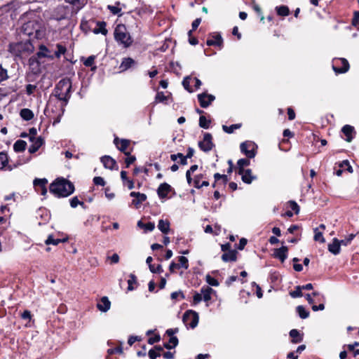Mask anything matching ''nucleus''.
Instances as JSON below:
<instances>
[{
	"instance_id": "1",
	"label": "nucleus",
	"mask_w": 359,
	"mask_h": 359,
	"mask_svg": "<svg viewBox=\"0 0 359 359\" xmlns=\"http://www.w3.org/2000/svg\"><path fill=\"white\" fill-rule=\"evenodd\" d=\"M72 81L69 78L62 79L55 86L50 97H55L54 100L60 102V107L57 108V117L54 120L53 125L60 122L61 117L65 113V108L69 102L72 95Z\"/></svg>"
},
{
	"instance_id": "2",
	"label": "nucleus",
	"mask_w": 359,
	"mask_h": 359,
	"mask_svg": "<svg viewBox=\"0 0 359 359\" xmlns=\"http://www.w3.org/2000/svg\"><path fill=\"white\" fill-rule=\"evenodd\" d=\"M75 191L74 184L62 177L56 178L49 186V191L57 198H65Z\"/></svg>"
},
{
	"instance_id": "3",
	"label": "nucleus",
	"mask_w": 359,
	"mask_h": 359,
	"mask_svg": "<svg viewBox=\"0 0 359 359\" xmlns=\"http://www.w3.org/2000/svg\"><path fill=\"white\" fill-rule=\"evenodd\" d=\"M114 39L123 46V48H128L132 46L133 39L130 34L127 32L125 25L118 24L114 29Z\"/></svg>"
},
{
	"instance_id": "4",
	"label": "nucleus",
	"mask_w": 359,
	"mask_h": 359,
	"mask_svg": "<svg viewBox=\"0 0 359 359\" xmlns=\"http://www.w3.org/2000/svg\"><path fill=\"white\" fill-rule=\"evenodd\" d=\"M31 48L32 45L29 41L11 43L8 46V51L15 56H21L22 53L29 51Z\"/></svg>"
},
{
	"instance_id": "5",
	"label": "nucleus",
	"mask_w": 359,
	"mask_h": 359,
	"mask_svg": "<svg viewBox=\"0 0 359 359\" xmlns=\"http://www.w3.org/2000/svg\"><path fill=\"white\" fill-rule=\"evenodd\" d=\"M199 316L197 312L193 310H187L183 315L182 321L186 326L195 328L198 323Z\"/></svg>"
},
{
	"instance_id": "6",
	"label": "nucleus",
	"mask_w": 359,
	"mask_h": 359,
	"mask_svg": "<svg viewBox=\"0 0 359 359\" xmlns=\"http://www.w3.org/2000/svg\"><path fill=\"white\" fill-rule=\"evenodd\" d=\"M240 149L247 158H253L257 154V145L252 141H245L241 144Z\"/></svg>"
},
{
	"instance_id": "7",
	"label": "nucleus",
	"mask_w": 359,
	"mask_h": 359,
	"mask_svg": "<svg viewBox=\"0 0 359 359\" xmlns=\"http://www.w3.org/2000/svg\"><path fill=\"white\" fill-rule=\"evenodd\" d=\"M350 68L348 60L345 58H334L332 60V69L336 74H344Z\"/></svg>"
},
{
	"instance_id": "8",
	"label": "nucleus",
	"mask_w": 359,
	"mask_h": 359,
	"mask_svg": "<svg viewBox=\"0 0 359 359\" xmlns=\"http://www.w3.org/2000/svg\"><path fill=\"white\" fill-rule=\"evenodd\" d=\"M60 107L58 101L54 100L53 98L50 97L46 107L44 109V114L50 117L53 121L57 117V108Z\"/></svg>"
},
{
	"instance_id": "9",
	"label": "nucleus",
	"mask_w": 359,
	"mask_h": 359,
	"mask_svg": "<svg viewBox=\"0 0 359 359\" xmlns=\"http://www.w3.org/2000/svg\"><path fill=\"white\" fill-rule=\"evenodd\" d=\"M198 147L204 152H208L215 147L212 142V136L209 133H205L203 135V141L198 142Z\"/></svg>"
},
{
	"instance_id": "10",
	"label": "nucleus",
	"mask_w": 359,
	"mask_h": 359,
	"mask_svg": "<svg viewBox=\"0 0 359 359\" xmlns=\"http://www.w3.org/2000/svg\"><path fill=\"white\" fill-rule=\"evenodd\" d=\"M116 149L121 152L124 154L126 156H128L130 151H127V149L130 146V140L128 139H121L118 137H115L113 141Z\"/></svg>"
},
{
	"instance_id": "11",
	"label": "nucleus",
	"mask_w": 359,
	"mask_h": 359,
	"mask_svg": "<svg viewBox=\"0 0 359 359\" xmlns=\"http://www.w3.org/2000/svg\"><path fill=\"white\" fill-rule=\"evenodd\" d=\"M47 184L48 180L46 178H36L33 182L35 191L42 196H45L47 194Z\"/></svg>"
},
{
	"instance_id": "12",
	"label": "nucleus",
	"mask_w": 359,
	"mask_h": 359,
	"mask_svg": "<svg viewBox=\"0 0 359 359\" xmlns=\"http://www.w3.org/2000/svg\"><path fill=\"white\" fill-rule=\"evenodd\" d=\"M198 102L202 108L208 107L215 100V97L207 93H202L197 95Z\"/></svg>"
},
{
	"instance_id": "13",
	"label": "nucleus",
	"mask_w": 359,
	"mask_h": 359,
	"mask_svg": "<svg viewBox=\"0 0 359 359\" xmlns=\"http://www.w3.org/2000/svg\"><path fill=\"white\" fill-rule=\"evenodd\" d=\"M170 192L175 194V189L166 182L161 183L157 189V194L161 199L167 198Z\"/></svg>"
},
{
	"instance_id": "14",
	"label": "nucleus",
	"mask_w": 359,
	"mask_h": 359,
	"mask_svg": "<svg viewBox=\"0 0 359 359\" xmlns=\"http://www.w3.org/2000/svg\"><path fill=\"white\" fill-rule=\"evenodd\" d=\"M206 44L208 46H223V39L219 33L210 34L209 37L206 41Z\"/></svg>"
},
{
	"instance_id": "15",
	"label": "nucleus",
	"mask_w": 359,
	"mask_h": 359,
	"mask_svg": "<svg viewBox=\"0 0 359 359\" xmlns=\"http://www.w3.org/2000/svg\"><path fill=\"white\" fill-rule=\"evenodd\" d=\"M209 186V182L207 180L205 173L196 175L194 177V187L196 189H201L203 187Z\"/></svg>"
},
{
	"instance_id": "16",
	"label": "nucleus",
	"mask_w": 359,
	"mask_h": 359,
	"mask_svg": "<svg viewBox=\"0 0 359 359\" xmlns=\"http://www.w3.org/2000/svg\"><path fill=\"white\" fill-rule=\"evenodd\" d=\"M100 161L102 163L104 167L109 170H118V167L115 159L110 156H103L100 158Z\"/></svg>"
},
{
	"instance_id": "17",
	"label": "nucleus",
	"mask_w": 359,
	"mask_h": 359,
	"mask_svg": "<svg viewBox=\"0 0 359 359\" xmlns=\"http://www.w3.org/2000/svg\"><path fill=\"white\" fill-rule=\"evenodd\" d=\"M341 133L345 136V140L351 142L355 136L356 132L353 126L351 125H345L341 128Z\"/></svg>"
},
{
	"instance_id": "18",
	"label": "nucleus",
	"mask_w": 359,
	"mask_h": 359,
	"mask_svg": "<svg viewBox=\"0 0 359 359\" xmlns=\"http://www.w3.org/2000/svg\"><path fill=\"white\" fill-rule=\"evenodd\" d=\"M131 197L135 198L132 201V203L138 208L143 202L147 200V195L140 192L132 191L130 194Z\"/></svg>"
},
{
	"instance_id": "19",
	"label": "nucleus",
	"mask_w": 359,
	"mask_h": 359,
	"mask_svg": "<svg viewBox=\"0 0 359 359\" xmlns=\"http://www.w3.org/2000/svg\"><path fill=\"white\" fill-rule=\"evenodd\" d=\"M238 252L236 250H231L225 252L222 255L221 259L224 262H236L237 260Z\"/></svg>"
},
{
	"instance_id": "20",
	"label": "nucleus",
	"mask_w": 359,
	"mask_h": 359,
	"mask_svg": "<svg viewBox=\"0 0 359 359\" xmlns=\"http://www.w3.org/2000/svg\"><path fill=\"white\" fill-rule=\"evenodd\" d=\"M287 252L288 248L287 246H282L275 250L274 257L280 259L281 262H283L287 257Z\"/></svg>"
},
{
	"instance_id": "21",
	"label": "nucleus",
	"mask_w": 359,
	"mask_h": 359,
	"mask_svg": "<svg viewBox=\"0 0 359 359\" xmlns=\"http://www.w3.org/2000/svg\"><path fill=\"white\" fill-rule=\"evenodd\" d=\"M136 65V62L131 57H124L119 66L120 72H125Z\"/></svg>"
},
{
	"instance_id": "22",
	"label": "nucleus",
	"mask_w": 359,
	"mask_h": 359,
	"mask_svg": "<svg viewBox=\"0 0 359 359\" xmlns=\"http://www.w3.org/2000/svg\"><path fill=\"white\" fill-rule=\"evenodd\" d=\"M39 58L48 57L50 60L54 59V55L52 54V51L44 45H41L39 47V51L36 53Z\"/></svg>"
},
{
	"instance_id": "23",
	"label": "nucleus",
	"mask_w": 359,
	"mask_h": 359,
	"mask_svg": "<svg viewBox=\"0 0 359 359\" xmlns=\"http://www.w3.org/2000/svg\"><path fill=\"white\" fill-rule=\"evenodd\" d=\"M289 335L291 337V342L292 344H298L303 341L304 334H300L299 331L296 329H292L290 331Z\"/></svg>"
},
{
	"instance_id": "24",
	"label": "nucleus",
	"mask_w": 359,
	"mask_h": 359,
	"mask_svg": "<svg viewBox=\"0 0 359 359\" xmlns=\"http://www.w3.org/2000/svg\"><path fill=\"white\" fill-rule=\"evenodd\" d=\"M341 245L339 239L334 238L332 243L328 245V250L334 255H339L341 251Z\"/></svg>"
},
{
	"instance_id": "25",
	"label": "nucleus",
	"mask_w": 359,
	"mask_h": 359,
	"mask_svg": "<svg viewBox=\"0 0 359 359\" xmlns=\"http://www.w3.org/2000/svg\"><path fill=\"white\" fill-rule=\"evenodd\" d=\"M44 143V139L41 136L38 137L37 140L29 146V152L30 154L36 153Z\"/></svg>"
},
{
	"instance_id": "26",
	"label": "nucleus",
	"mask_w": 359,
	"mask_h": 359,
	"mask_svg": "<svg viewBox=\"0 0 359 359\" xmlns=\"http://www.w3.org/2000/svg\"><path fill=\"white\" fill-rule=\"evenodd\" d=\"M95 59L96 55H92L86 59L84 57H81V61L83 62L84 66L86 67H91V71L95 72L97 69V67L94 65Z\"/></svg>"
},
{
	"instance_id": "27",
	"label": "nucleus",
	"mask_w": 359,
	"mask_h": 359,
	"mask_svg": "<svg viewBox=\"0 0 359 359\" xmlns=\"http://www.w3.org/2000/svg\"><path fill=\"white\" fill-rule=\"evenodd\" d=\"M7 168L8 170H11L13 168L11 165H8V156L6 151L0 152V169L3 170Z\"/></svg>"
},
{
	"instance_id": "28",
	"label": "nucleus",
	"mask_w": 359,
	"mask_h": 359,
	"mask_svg": "<svg viewBox=\"0 0 359 359\" xmlns=\"http://www.w3.org/2000/svg\"><path fill=\"white\" fill-rule=\"evenodd\" d=\"M110 306L111 302L107 297H102L100 302L97 304V309L102 312L107 311L110 309Z\"/></svg>"
},
{
	"instance_id": "29",
	"label": "nucleus",
	"mask_w": 359,
	"mask_h": 359,
	"mask_svg": "<svg viewBox=\"0 0 359 359\" xmlns=\"http://www.w3.org/2000/svg\"><path fill=\"white\" fill-rule=\"evenodd\" d=\"M107 23L104 21H97V28L93 29L94 34H102L104 36H106L108 33L107 29H106Z\"/></svg>"
},
{
	"instance_id": "30",
	"label": "nucleus",
	"mask_w": 359,
	"mask_h": 359,
	"mask_svg": "<svg viewBox=\"0 0 359 359\" xmlns=\"http://www.w3.org/2000/svg\"><path fill=\"white\" fill-rule=\"evenodd\" d=\"M170 223L168 219H160L158 224V229L164 234H168L170 231Z\"/></svg>"
},
{
	"instance_id": "31",
	"label": "nucleus",
	"mask_w": 359,
	"mask_h": 359,
	"mask_svg": "<svg viewBox=\"0 0 359 359\" xmlns=\"http://www.w3.org/2000/svg\"><path fill=\"white\" fill-rule=\"evenodd\" d=\"M213 292V290L209 286H203L201 289V292L202 296V299L205 302H208L211 299V293Z\"/></svg>"
},
{
	"instance_id": "32",
	"label": "nucleus",
	"mask_w": 359,
	"mask_h": 359,
	"mask_svg": "<svg viewBox=\"0 0 359 359\" xmlns=\"http://www.w3.org/2000/svg\"><path fill=\"white\" fill-rule=\"evenodd\" d=\"M67 240H68L67 238H62V239L55 238L53 235H49L48 236L47 239L45 241V243L47 245H57L60 243H65V242L67 241Z\"/></svg>"
},
{
	"instance_id": "33",
	"label": "nucleus",
	"mask_w": 359,
	"mask_h": 359,
	"mask_svg": "<svg viewBox=\"0 0 359 359\" xmlns=\"http://www.w3.org/2000/svg\"><path fill=\"white\" fill-rule=\"evenodd\" d=\"M27 142L22 140H17L13 144V150L15 152L19 153L25 151Z\"/></svg>"
},
{
	"instance_id": "34",
	"label": "nucleus",
	"mask_w": 359,
	"mask_h": 359,
	"mask_svg": "<svg viewBox=\"0 0 359 359\" xmlns=\"http://www.w3.org/2000/svg\"><path fill=\"white\" fill-rule=\"evenodd\" d=\"M214 179L216 180V183H219V185L225 187L229 182V178L226 175H222L219 172L214 174Z\"/></svg>"
},
{
	"instance_id": "35",
	"label": "nucleus",
	"mask_w": 359,
	"mask_h": 359,
	"mask_svg": "<svg viewBox=\"0 0 359 359\" xmlns=\"http://www.w3.org/2000/svg\"><path fill=\"white\" fill-rule=\"evenodd\" d=\"M20 115L21 118L25 121H30L34 118L33 111L27 108H24L20 110Z\"/></svg>"
},
{
	"instance_id": "36",
	"label": "nucleus",
	"mask_w": 359,
	"mask_h": 359,
	"mask_svg": "<svg viewBox=\"0 0 359 359\" xmlns=\"http://www.w3.org/2000/svg\"><path fill=\"white\" fill-rule=\"evenodd\" d=\"M256 178L255 176L252 175L251 169H246L241 179L242 181L245 184H251L252 180Z\"/></svg>"
},
{
	"instance_id": "37",
	"label": "nucleus",
	"mask_w": 359,
	"mask_h": 359,
	"mask_svg": "<svg viewBox=\"0 0 359 359\" xmlns=\"http://www.w3.org/2000/svg\"><path fill=\"white\" fill-rule=\"evenodd\" d=\"M276 11L278 15L285 17L290 15V9L288 6L282 5L276 7Z\"/></svg>"
},
{
	"instance_id": "38",
	"label": "nucleus",
	"mask_w": 359,
	"mask_h": 359,
	"mask_svg": "<svg viewBox=\"0 0 359 359\" xmlns=\"http://www.w3.org/2000/svg\"><path fill=\"white\" fill-rule=\"evenodd\" d=\"M128 290L129 291H132L135 288L134 285H138L137 276L134 273H130L129 275V279L128 280Z\"/></svg>"
},
{
	"instance_id": "39",
	"label": "nucleus",
	"mask_w": 359,
	"mask_h": 359,
	"mask_svg": "<svg viewBox=\"0 0 359 359\" xmlns=\"http://www.w3.org/2000/svg\"><path fill=\"white\" fill-rule=\"evenodd\" d=\"M137 226L142 229H144L145 231H152L155 228V224L154 222H148L147 223H144L141 220L137 222Z\"/></svg>"
},
{
	"instance_id": "40",
	"label": "nucleus",
	"mask_w": 359,
	"mask_h": 359,
	"mask_svg": "<svg viewBox=\"0 0 359 359\" xmlns=\"http://www.w3.org/2000/svg\"><path fill=\"white\" fill-rule=\"evenodd\" d=\"M199 126L204 129H208L211 124V120L208 119L205 116L201 115L199 117Z\"/></svg>"
},
{
	"instance_id": "41",
	"label": "nucleus",
	"mask_w": 359,
	"mask_h": 359,
	"mask_svg": "<svg viewBox=\"0 0 359 359\" xmlns=\"http://www.w3.org/2000/svg\"><path fill=\"white\" fill-rule=\"evenodd\" d=\"M242 126V124L241 123H236V124H232L229 126H227L226 125H223L222 126V130L228 133V134H231V133H233L234 130H236V129H239Z\"/></svg>"
},
{
	"instance_id": "42",
	"label": "nucleus",
	"mask_w": 359,
	"mask_h": 359,
	"mask_svg": "<svg viewBox=\"0 0 359 359\" xmlns=\"http://www.w3.org/2000/svg\"><path fill=\"white\" fill-rule=\"evenodd\" d=\"M296 311L302 319H306L309 316V311H306L303 306L296 307Z\"/></svg>"
},
{
	"instance_id": "43",
	"label": "nucleus",
	"mask_w": 359,
	"mask_h": 359,
	"mask_svg": "<svg viewBox=\"0 0 359 359\" xmlns=\"http://www.w3.org/2000/svg\"><path fill=\"white\" fill-rule=\"evenodd\" d=\"M251 7L254 10V11L259 15L260 16V20L261 21H263L264 19V17L262 15V8H260V6H259L258 4H257V2L255 1V0H252V2H251Z\"/></svg>"
},
{
	"instance_id": "44",
	"label": "nucleus",
	"mask_w": 359,
	"mask_h": 359,
	"mask_svg": "<svg viewBox=\"0 0 359 359\" xmlns=\"http://www.w3.org/2000/svg\"><path fill=\"white\" fill-rule=\"evenodd\" d=\"M191 78V76H186L184 78L182 81V86L186 90H187L189 93H192L194 91L193 88L190 86Z\"/></svg>"
},
{
	"instance_id": "45",
	"label": "nucleus",
	"mask_w": 359,
	"mask_h": 359,
	"mask_svg": "<svg viewBox=\"0 0 359 359\" xmlns=\"http://www.w3.org/2000/svg\"><path fill=\"white\" fill-rule=\"evenodd\" d=\"M339 167L342 168L343 170H347L348 172L352 173L353 172L352 166L348 160H344L339 164Z\"/></svg>"
},
{
	"instance_id": "46",
	"label": "nucleus",
	"mask_w": 359,
	"mask_h": 359,
	"mask_svg": "<svg viewBox=\"0 0 359 359\" xmlns=\"http://www.w3.org/2000/svg\"><path fill=\"white\" fill-rule=\"evenodd\" d=\"M290 296L292 298L301 297L303 296L302 288L301 285L295 287L294 290L290 292Z\"/></svg>"
},
{
	"instance_id": "47",
	"label": "nucleus",
	"mask_w": 359,
	"mask_h": 359,
	"mask_svg": "<svg viewBox=\"0 0 359 359\" xmlns=\"http://www.w3.org/2000/svg\"><path fill=\"white\" fill-rule=\"evenodd\" d=\"M355 237V234L351 233L345 239L339 240V242L340 243V245L347 246V245H350Z\"/></svg>"
},
{
	"instance_id": "48",
	"label": "nucleus",
	"mask_w": 359,
	"mask_h": 359,
	"mask_svg": "<svg viewBox=\"0 0 359 359\" xmlns=\"http://www.w3.org/2000/svg\"><path fill=\"white\" fill-rule=\"evenodd\" d=\"M179 264L180 266L184 269H187L189 268V260L188 259L184 256H180L177 257Z\"/></svg>"
},
{
	"instance_id": "49",
	"label": "nucleus",
	"mask_w": 359,
	"mask_h": 359,
	"mask_svg": "<svg viewBox=\"0 0 359 359\" xmlns=\"http://www.w3.org/2000/svg\"><path fill=\"white\" fill-rule=\"evenodd\" d=\"M123 353V348H122L121 345L118 346L115 348H109L107 350L108 356L111 355L115 353L122 354Z\"/></svg>"
},
{
	"instance_id": "50",
	"label": "nucleus",
	"mask_w": 359,
	"mask_h": 359,
	"mask_svg": "<svg viewBox=\"0 0 359 359\" xmlns=\"http://www.w3.org/2000/svg\"><path fill=\"white\" fill-rule=\"evenodd\" d=\"M351 25L359 29V11L353 13V16L351 20Z\"/></svg>"
},
{
	"instance_id": "51",
	"label": "nucleus",
	"mask_w": 359,
	"mask_h": 359,
	"mask_svg": "<svg viewBox=\"0 0 359 359\" xmlns=\"http://www.w3.org/2000/svg\"><path fill=\"white\" fill-rule=\"evenodd\" d=\"M288 205L291 211L294 212V214L298 215L300 210L299 205L294 201H290Z\"/></svg>"
},
{
	"instance_id": "52",
	"label": "nucleus",
	"mask_w": 359,
	"mask_h": 359,
	"mask_svg": "<svg viewBox=\"0 0 359 359\" xmlns=\"http://www.w3.org/2000/svg\"><path fill=\"white\" fill-rule=\"evenodd\" d=\"M168 100V97L165 96L163 92H158L155 97L156 102H165Z\"/></svg>"
},
{
	"instance_id": "53",
	"label": "nucleus",
	"mask_w": 359,
	"mask_h": 359,
	"mask_svg": "<svg viewBox=\"0 0 359 359\" xmlns=\"http://www.w3.org/2000/svg\"><path fill=\"white\" fill-rule=\"evenodd\" d=\"M205 280H206V282H207L210 285H211V286L217 287V286H218V285H219V281H218L216 278H215L212 277V276H211L210 275H209V274L206 276V277H205Z\"/></svg>"
},
{
	"instance_id": "54",
	"label": "nucleus",
	"mask_w": 359,
	"mask_h": 359,
	"mask_svg": "<svg viewBox=\"0 0 359 359\" xmlns=\"http://www.w3.org/2000/svg\"><path fill=\"white\" fill-rule=\"evenodd\" d=\"M314 233H315L314 238H313L314 241H319L320 243H325V241L323 236V233L321 232L318 231L317 228H316L314 229Z\"/></svg>"
},
{
	"instance_id": "55",
	"label": "nucleus",
	"mask_w": 359,
	"mask_h": 359,
	"mask_svg": "<svg viewBox=\"0 0 359 359\" xmlns=\"http://www.w3.org/2000/svg\"><path fill=\"white\" fill-rule=\"evenodd\" d=\"M125 158L126 168H129L130 165L134 163L136 161V157L130 154Z\"/></svg>"
},
{
	"instance_id": "56",
	"label": "nucleus",
	"mask_w": 359,
	"mask_h": 359,
	"mask_svg": "<svg viewBox=\"0 0 359 359\" xmlns=\"http://www.w3.org/2000/svg\"><path fill=\"white\" fill-rule=\"evenodd\" d=\"M149 270L153 273H161L163 271L161 264H158L156 266L154 265L149 266Z\"/></svg>"
},
{
	"instance_id": "57",
	"label": "nucleus",
	"mask_w": 359,
	"mask_h": 359,
	"mask_svg": "<svg viewBox=\"0 0 359 359\" xmlns=\"http://www.w3.org/2000/svg\"><path fill=\"white\" fill-rule=\"evenodd\" d=\"M179 297H180L181 299H185V296L182 291H175L171 293L170 297L172 300H176Z\"/></svg>"
},
{
	"instance_id": "58",
	"label": "nucleus",
	"mask_w": 359,
	"mask_h": 359,
	"mask_svg": "<svg viewBox=\"0 0 359 359\" xmlns=\"http://www.w3.org/2000/svg\"><path fill=\"white\" fill-rule=\"evenodd\" d=\"M7 70L0 65V83L8 79Z\"/></svg>"
},
{
	"instance_id": "59",
	"label": "nucleus",
	"mask_w": 359,
	"mask_h": 359,
	"mask_svg": "<svg viewBox=\"0 0 359 359\" xmlns=\"http://www.w3.org/2000/svg\"><path fill=\"white\" fill-rule=\"evenodd\" d=\"M93 181L94 184L97 186L104 187L106 184L104 178L102 177H95Z\"/></svg>"
},
{
	"instance_id": "60",
	"label": "nucleus",
	"mask_w": 359,
	"mask_h": 359,
	"mask_svg": "<svg viewBox=\"0 0 359 359\" xmlns=\"http://www.w3.org/2000/svg\"><path fill=\"white\" fill-rule=\"evenodd\" d=\"M189 42L191 45L195 46L198 43V40L196 37L192 36V30L188 32Z\"/></svg>"
},
{
	"instance_id": "61",
	"label": "nucleus",
	"mask_w": 359,
	"mask_h": 359,
	"mask_svg": "<svg viewBox=\"0 0 359 359\" xmlns=\"http://www.w3.org/2000/svg\"><path fill=\"white\" fill-rule=\"evenodd\" d=\"M161 336L159 334H155L154 337H149L147 340L149 344L153 345L155 343L160 341Z\"/></svg>"
},
{
	"instance_id": "62",
	"label": "nucleus",
	"mask_w": 359,
	"mask_h": 359,
	"mask_svg": "<svg viewBox=\"0 0 359 359\" xmlns=\"http://www.w3.org/2000/svg\"><path fill=\"white\" fill-rule=\"evenodd\" d=\"M250 163V160L248 158H241L237 161V165L244 168L248 166Z\"/></svg>"
},
{
	"instance_id": "63",
	"label": "nucleus",
	"mask_w": 359,
	"mask_h": 359,
	"mask_svg": "<svg viewBox=\"0 0 359 359\" xmlns=\"http://www.w3.org/2000/svg\"><path fill=\"white\" fill-rule=\"evenodd\" d=\"M180 268H182V267L179 264V263L177 264L174 262H172L169 266V271L171 273H175L176 269H180Z\"/></svg>"
},
{
	"instance_id": "64",
	"label": "nucleus",
	"mask_w": 359,
	"mask_h": 359,
	"mask_svg": "<svg viewBox=\"0 0 359 359\" xmlns=\"http://www.w3.org/2000/svg\"><path fill=\"white\" fill-rule=\"evenodd\" d=\"M21 318L23 320H31L32 318V315L29 310H25L20 315Z\"/></svg>"
}]
</instances>
